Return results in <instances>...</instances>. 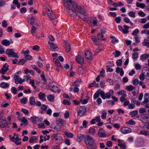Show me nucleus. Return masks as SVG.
I'll use <instances>...</instances> for the list:
<instances>
[{"mask_svg":"<svg viewBox=\"0 0 149 149\" xmlns=\"http://www.w3.org/2000/svg\"><path fill=\"white\" fill-rule=\"evenodd\" d=\"M79 17V18L81 19L82 20L84 21H87L88 20V18L87 17L86 15L85 16H84V17H83L82 16H80L79 15V16H78Z\"/></svg>","mask_w":149,"mask_h":149,"instance_id":"59","label":"nucleus"},{"mask_svg":"<svg viewBox=\"0 0 149 149\" xmlns=\"http://www.w3.org/2000/svg\"><path fill=\"white\" fill-rule=\"evenodd\" d=\"M46 95L45 93H43L42 92H40L38 95V97L40 100H45V97Z\"/></svg>","mask_w":149,"mask_h":149,"instance_id":"23","label":"nucleus"},{"mask_svg":"<svg viewBox=\"0 0 149 149\" xmlns=\"http://www.w3.org/2000/svg\"><path fill=\"white\" fill-rule=\"evenodd\" d=\"M117 94L119 95H127L126 91L124 90H122L120 91H118L117 93Z\"/></svg>","mask_w":149,"mask_h":149,"instance_id":"40","label":"nucleus"},{"mask_svg":"<svg viewBox=\"0 0 149 149\" xmlns=\"http://www.w3.org/2000/svg\"><path fill=\"white\" fill-rule=\"evenodd\" d=\"M87 149H96L97 146L95 144H92L91 146H88Z\"/></svg>","mask_w":149,"mask_h":149,"instance_id":"45","label":"nucleus"},{"mask_svg":"<svg viewBox=\"0 0 149 149\" xmlns=\"http://www.w3.org/2000/svg\"><path fill=\"white\" fill-rule=\"evenodd\" d=\"M19 75H15L14 77V79L15 80V83L16 84H19L18 81L17 80L19 79Z\"/></svg>","mask_w":149,"mask_h":149,"instance_id":"49","label":"nucleus"},{"mask_svg":"<svg viewBox=\"0 0 149 149\" xmlns=\"http://www.w3.org/2000/svg\"><path fill=\"white\" fill-rule=\"evenodd\" d=\"M91 39L93 41L94 44L96 45H97L99 43V40L97 39L95 36H93L91 37Z\"/></svg>","mask_w":149,"mask_h":149,"instance_id":"16","label":"nucleus"},{"mask_svg":"<svg viewBox=\"0 0 149 149\" xmlns=\"http://www.w3.org/2000/svg\"><path fill=\"white\" fill-rule=\"evenodd\" d=\"M64 133L67 137L70 138H72L74 136V134L72 133L68 132L66 131H65Z\"/></svg>","mask_w":149,"mask_h":149,"instance_id":"27","label":"nucleus"},{"mask_svg":"<svg viewBox=\"0 0 149 149\" xmlns=\"http://www.w3.org/2000/svg\"><path fill=\"white\" fill-rule=\"evenodd\" d=\"M26 61V60L22 59L18 62L17 64L19 65H22L25 63Z\"/></svg>","mask_w":149,"mask_h":149,"instance_id":"37","label":"nucleus"},{"mask_svg":"<svg viewBox=\"0 0 149 149\" xmlns=\"http://www.w3.org/2000/svg\"><path fill=\"white\" fill-rule=\"evenodd\" d=\"M48 43L50 46V49L51 51H54L55 49L56 48H58V47L54 43H53L50 41H49Z\"/></svg>","mask_w":149,"mask_h":149,"instance_id":"12","label":"nucleus"},{"mask_svg":"<svg viewBox=\"0 0 149 149\" xmlns=\"http://www.w3.org/2000/svg\"><path fill=\"white\" fill-rule=\"evenodd\" d=\"M86 111L85 108L83 106H81L79 107V111H77L78 116L81 117L83 116Z\"/></svg>","mask_w":149,"mask_h":149,"instance_id":"8","label":"nucleus"},{"mask_svg":"<svg viewBox=\"0 0 149 149\" xmlns=\"http://www.w3.org/2000/svg\"><path fill=\"white\" fill-rule=\"evenodd\" d=\"M84 142L88 146H91L93 144L94 140L93 138L90 135H87L84 138Z\"/></svg>","mask_w":149,"mask_h":149,"instance_id":"4","label":"nucleus"},{"mask_svg":"<svg viewBox=\"0 0 149 149\" xmlns=\"http://www.w3.org/2000/svg\"><path fill=\"white\" fill-rule=\"evenodd\" d=\"M8 125V123H7L6 121L4 122L0 121V127H1L4 128Z\"/></svg>","mask_w":149,"mask_h":149,"instance_id":"25","label":"nucleus"},{"mask_svg":"<svg viewBox=\"0 0 149 149\" xmlns=\"http://www.w3.org/2000/svg\"><path fill=\"white\" fill-rule=\"evenodd\" d=\"M26 11V8L25 7H24L20 9V13L22 14L25 13Z\"/></svg>","mask_w":149,"mask_h":149,"instance_id":"64","label":"nucleus"},{"mask_svg":"<svg viewBox=\"0 0 149 149\" xmlns=\"http://www.w3.org/2000/svg\"><path fill=\"white\" fill-rule=\"evenodd\" d=\"M136 5L137 7L141 8H143L145 7V4L143 3H139V2H137L136 3Z\"/></svg>","mask_w":149,"mask_h":149,"instance_id":"29","label":"nucleus"},{"mask_svg":"<svg viewBox=\"0 0 149 149\" xmlns=\"http://www.w3.org/2000/svg\"><path fill=\"white\" fill-rule=\"evenodd\" d=\"M9 137L11 141L14 142L16 145H18L21 144V142H19V141H21V139L19 138V136H17L16 137L15 136L12 137V136L10 135Z\"/></svg>","mask_w":149,"mask_h":149,"instance_id":"7","label":"nucleus"},{"mask_svg":"<svg viewBox=\"0 0 149 149\" xmlns=\"http://www.w3.org/2000/svg\"><path fill=\"white\" fill-rule=\"evenodd\" d=\"M115 21L116 22L117 24L119 23L121 21V18L120 17L118 16L116 17L115 19Z\"/></svg>","mask_w":149,"mask_h":149,"instance_id":"57","label":"nucleus"},{"mask_svg":"<svg viewBox=\"0 0 149 149\" xmlns=\"http://www.w3.org/2000/svg\"><path fill=\"white\" fill-rule=\"evenodd\" d=\"M113 54L114 55L115 57H117L119 56L120 55L121 53L120 51L116 50L115 52L113 53Z\"/></svg>","mask_w":149,"mask_h":149,"instance_id":"31","label":"nucleus"},{"mask_svg":"<svg viewBox=\"0 0 149 149\" xmlns=\"http://www.w3.org/2000/svg\"><path fill=\"white\" fill-rule=\"evenodd\" d=\"M27 99L26 97H24L20 100V102L23 104H25L27 102Z\"/></svg>","mask_w":149,"mask_h":149,"instance_id":"55","label":"nucleus"},{"mask_svg":"<svg viewBox=\"0 0 149 149\" xmlns=\"http://www.w3.org/2000/svg\"><path fill=\"white\" fill-rule=\"evenodd\" d=\"M120 131L122 134H125L131 132L132 131L131 129L129 128L123 127L121 128Z\"/></svg>","mask_w":149,"mask_h":149,"instance_id":"9","label":"nucleus"},{"mask_svg":"<svg viewBox=\"0 0 149 149\" xmlns=\"http://www.w3.org/2000/svg\"><path fill=\"white\" fill-rule=\"evenodd\" d=\"M149 56V55L147 54H146L142 55L141 57L142 59H146L148 58Z\"/></svg>","mask_w":149,"mask_h":149,"instance_id":"47","label":"nucleus"},{"mask_svg":"<svg viewBox=\"0 0 149 149\" xmlns=\"http://www.w3.org/2000/svg\"><path fill=\"white\" fill-rule=\"evenodd\" d=\"M8 70L9 68H7L6 69H5L4 68H1V69L0 70V73L1 74H4Z\"/></svg>","mask_w":149,"mask_h":149,"instance_id":"43","label":"nucleus"},{"mask_svg":"<svg viewBox=\"0 0 149 149\" xmlns=\"http://www.w3.org/2000/svg\"><path fill=\"white\" fill-rule=\"evenodd\" d=\"M66 52H69L71 49L69 43L66 42L65 43V47Z\"/></svg>","mask_w":149,"mask_h":149,"instance_id":"30","label":"nucleus"},{"mask_svg":"<svg viewBox=\"0 0 149 149\" xmlns=\"http://www.w3.org/2000/svg\"><path fill=\"white\" fill-rule=\"evenodd\" d=\"M0 85L1 87L5 88H7L9 86V85L7 83L3 82L0 84Z\"/></svg>","mask_w":149,"mask_h":149,"instance_id":"33","label":"nucleus"},{"mask_svg":"<svg viewBox=\"0 0 149 149\" xmlns=\"http://www.w3.org/2000/svg\"><path fill=\"white\" fill-rule=\"evenodd\" d=\"M30 19H29L28 22L31 25H33L34 24L35 20V17L31 16L29 17Z\"/></svg>","mask_w":149,"mask_h":149,"instance_id":"22","label":"nucleus"},{"mask_svg":"<svg viewBox=\"0 0 149 149\" xmlns=\"http://www.w3.org/2000/svg\"><path fill=\"white\" fill-rule=\"evenodd\" d=\"M97 92H99V95H100V96L102 99L104 100L105 99V94L104 91H101L100 89H99L97 91Z\"/></svg>","mask_w":149,"mask_h":149,"instance_id":"18","label":"nucleus"},{"mask_svg":"<svg viewBox=\"0 0 149 149\" xmlns=\"http://www.w3.org/2000/svg\"><path fill=\"white\" fill-rule=\"evenodd\" d=\"M117 145L118 146L120 147L121 148H123V149H126L127 148V146L124 143H118Z\"/></svg>","mask_w":149,"mask_h":149,"instance_id":"41","label":"nucleus"},{"mask_svg":"<svg viewBox=\"0 0 149 149\" xmlns=\"http://www.w3.org/2000/svg\"><path fill=\"white\" fill-rule=\"evenodd\" d=\"M70 3L68 4H65V6L69 14L71 17H74L75 16L74 13H75L74 10H73L71 7Z\"/></svg>","mask_w":149,"mask_h":149,"instance_id":"6","label":"nucleus"},{"mask_svg":"<svg viewBox=\"0 0 149 149\" xmlns=\"http://www.w3.org/2000/svg\"><path fill=\"white\" fill-rule=\"evenodd\" d=\"M71 4L75 11V14L77 16H79V13L84 16H86V12L81 6H78L77 3L74 1H73Z\"/></svg>","mask_w":149,"mask_h":149,"instance_id":"1","label":"nucleus"},{"mask_svg":"<svg viewBox=\"0 0 149 149\" xmlns=\"http://www.w3.org/2000/svg\"><path fill=\"white\" fill-rule=\"evenodd\" d=\"M76 60L77 62L78 63L80 64L81 65L83 64L84 63V59L83 57L80 55L78 56L76 58Z\"/></svg>","mask_w":149,"mask_h":149,"instance_id":"11","label":"nucleus"},{"mask_svg":"<svg viewBox=\"0 0 149 149\" xmlns=\"http://www.w3.org/2000/svg\"><path fill=\"white\" fill-rule=\"evenodd\" d=\"M98 134L100 137H104L106 135V133L104 130L101 129L98 131Z\"/></svg>","mask_w":149,"mask_h":149,"instance_id":"15","label":"nucleus"},{"mask_svg":"<svg viewBox=\"0 0 149 149\" xmlns=\"http://www.w3.org/2000/svg\"><path fill=\"white\" fill-rule=\"evenodd\" d=\"M110 38L112 39L111 41L112 43H114L115 42H118V40L116 39L114 36H111L110 37Z\"/></svg>","mask_w":149,"mask_h":149,"instance_id":"36","label":"nucleus"},{"mask_svg":"<svg viewBox=\"0 0 149 149\" xmlns=\"http://www.w3.org/2000/svg\"><path fill=\"white\" fill-rule=\"evenodd\" d=\"M48 87L49 89L54 93H59L61 90L58 88V87L53 82H50L49 84Z\"/></svg>","mask_w":149,"mask_h":149,"instance_id":"3","label":"nucleus"},{"mask_svg":"<svg viewBox=\"0 0 149 149\" xmlns=\"http://www.w3.org/2000/svg\"><path fill=\"white\" fill-rule=\"evenodd\" d=\"M36 140V138L35 136H33L30 138L29 139V142L30 143H33Z\"/></svg>","mask_w":149,"mask_h":149,"instance_id":"44","label":"nucleus"},{"mask_svg":"<svg viewBox=\"0 0 149 149\" xmlns=\"http://www.w3.org/2000/svg\"><path fill=\"white\" fill-rule=\"evenodd\" d=\"M139 80L137 79H134L132 83L135 86H136L139 83Z\"/></svg>","mask_w":149,"mask_h":149,"instance_id":"61","label":"nucleus"},{"mask_svg":"<svg viewBox=\"0 0 149 149\" xmlns=\"http://www.w3.org/2000/svg\"><path fill=\"white\" fill-rule=\"evenodd\" d=\"M127 95L121 96L120 99V100L121 102H123L126 100L125 97Z\"/></svg>","mask_w":149,"mask_h":149,"instance_id":"46","label":"nucleus"},{"mask_svg":"<svg viewBox=\"0 0 149 149\" xmlns=\"http://www.w3.org/2000/svg\"><path fill=\"white\" fill-rule=\"evenodd\" d=\"M83 138L84 139V135L81 134H78L77 135L76 140L78 142H81Z\"/></svg>","mask_w":149,"mask_h":149,"instance_id":"17","label":"nucleus"},{"mask_svg":"<svg viewBox=\"0 0 149 149\" xmlns=\"http://www.w3.org/2000/svg\"><path fill=\"white\" fill-rule=\"evenodd\" d=\"M63 103L65 105H69L71 104V103L70 101L66 100H63Z\"/></svg>","mask_w":149,"mask_h":149,"instance_id":"52","label":"nucleus"},{"mask_svg":"<svg viewBox=\"0 0 149 149\" xmlns=\"http://www.w3.org/2000/svg\"><path fill=\"white\" fill-rule=\"evenodd\" d=\"M116 64L118 66H120L122 64V61L121 59L117 60L116 62Z\"/></svg>","mask_w":149,"mask_h":149,"instance_id":"42","label":"nucleus"},{"mask_svg":"<svg viewBox=\"0 0 149 149\" xmlns=\"http://www.w3.org/2000/svg\"><path fill=\"white\" fill-rule=\"evenodd\" d=\"M13 3L16 5L18 8H19L20 6V3H19L18 0H13Z\"/></svg>","mask_w":149,"mask_h":149,"instance_id":"34","label":"nucleus"},{"mask_svg":"<svg viewBox=\"0 0 149 149\" xmlns=\"http://www.w3.org/2000/svg\"><path fill=\"white\" fill-rule=\"evenodd\" d=\"M17 89L15 87H13L11 88V92L14 94H15L17 93Z\"/></svg>","mask_w":149,"mask_h":149,"instance_id":"53","label":"nucleus"},{"mask_svg":"<svg viewBox=\"0 0 149 149\" xmlns=\"http://www.w3.org/2000/svg\"><path fill=\"white\" fill-rule=\"evenodd\" d=\"M85 56L87 59L92 60V56L91 52L89 51H87L85 52Z\"/></svg>","mask_w":149,"mask_h":149,"instance_id":"13","label":"nucleus"},{"mask_svg":"<svg viewBox=\"0 0 149 149\" xmlns=\"http://www.w3.org/2000/svg\"><path fill=\"white\" fill-rule=\"evenodd\" d=\"M135 123L136 122L133 119H131L128 121L126 122V124L127 125H134Z\"/></svg>","mask_w":149,"mask_h":149,"instance_id":"32","label":"nucleus"},{"mask_svg":"<svg viewBox=\"0 0 149 149\" xmlns=\"http://www.w3.org/2000/svg\"><path fill=\"white\" fill-rule=\"evenodd\" d=\"M107 112L106 111H102V113L101 116V117L102 119H104L106 118L107 116Z\"/></svg>","mask_w":149,"mask_h":149,"instance_id":"51","label":"nucleus"},{"mask_svg":"<svg viewBox=\"0 0 149 149\" xmlns=\"http://www.w3.org/2000/svg\"><path fill=\"white\" fill-rule=\"evenodd\" d=\"M1 43L2 45L6 46H9L10 44V41L6 39L3 40L1 42Z\"/></svg>","mask_w":149,"mask_h":149,"instance_id":"20","label":"nucleus"},{"mask_svg":"<svg viewBox=\"0 0 149 149\" xmlns=\"http://www.w3.org/2000/svg\"><path fill=\"white\" fill-rule=\"evenodd\" d=\"M6 54L8 55V57L11 56L13 58H18L19 56L16 53L14 52L12 49H8L6 51Z\"/></svg>","mask_w":149,"mask_h":149,"instance_id":"5","label":"nucleus"},{"mask_svg":"<svg viewBox=\"0 0 149 149\" xmlns=\"http://www.w3.org/2000/svg\"><path fill=\"white\" fill-rule=\"evenodd\" d=\"M138 53L137 52H135L132 54V58L133 59L136 60L138 57Z\"/></svg>","mask_w":149,"mask_h":149,"instance_id":"38","label":"nucleus"},{"mask_svg":"<svg viewBox=\"0 0 149 149\" xmlns=\"http://www.w3.org/2000/svg\"><path fill=\"white\" fill-rule=\"evenodd\" d=\"M54 96L52 95H50L47 97V100L51 102H53L54 100Z\"/></svg>","mask_w":149,"mask_h":149,"instance_id":"28","label":"nucleus"},{"mask_svg":"<svg viewBox=\"0 0 149 149\" xmlns=\"http://www.w3.org/2000/svg\"><path fill=\"white\" fill-rule=\"evenodd\" d=\"M29 103L30 105H33L35 104V100L33 97H31L29 98Z\"/></svg>","mask_w":149,"mask_h":149,"instance_id":"24","label":"nucleus"},{"mask_svg":"<svg viewBox=\"0 0 149 149\" xmlns=\"http://www.w3.org/2000/svg\"><path fill=\"white\" fill-rule=\"evenodd\" d=\"M21 111L23 113L26 115H28L29 114V111L25 109L22 108L21 109Z\"/></svg>","mask_w":149,"mask_h":149,"instance_id":"63","label":"nucleus"},{"mask_svg":"<svg viewBox=\"0 0 149 149\" xmlns=\"http://www.w3.org/2000/svg\"><path fill=\"white\" fill-rule=\"evenodd\" d=\"M138 111L137 110H134L132 112H130L129 114L132 117H134L138 113Z\"/></svg>","mask_w":149,"mask_h":149,"instance_id":"35","label":"nucleus"},{"mask_svg":"<svg viewBox=\"0 0 149 149\" xmlns=\"http://www.w3.org/2000/svg\"><path fill=\"white\" fill-rule=\"evenodd\" d=\"M22 122L23 123L25 124L26 126L28 125V123H27L28 120L26 119V118L25 117H23L22 118Z\"/></svg>","mask_w":149,"mask_h":149,"instance_id":"50","label":"nucleus"},{"mask_svg":"<svg viewBox=\"0 0 149 149\" xmlns=\"http://www.w3.org/2000/svg\"><path fill=\"white\" fill-rule=\"evenodd\" d=\"M24 57L25 58V60L28 59L29 60H31L32 59V56L30 55H25Z\"/></svg>","mask_w":149,"mask_h":149,"instance_id":"60","label":"nucleus"},{"mask_svg":"<svg viewBox=\"0 0 149 149\" xmlns=\"http://www.w3.org/2000/svg\"><path fill=\"white\" fill-rule=\"evenodd\" d=\"M63 3L65 6V4L67 3L68 4L70 3L71 4L73 1L72 0H63Z\"/></svg>","mask_w":149,"mask_h":149,"instance_id":"54","label":"nucleus"},{"mask_svg":"<svg viewBox=\"0 0 149 149\" xmlns=\"http://www.w3.org/2000/svg\"><path fill=\"white\" fill-rule=\"evenodd\" d=\"M37 118V117L36 116L34 117H31L30 118V119L31 122L35 124L36 123V119Z\"/></svg>","mask_w":149,"mask_h":149,"instance_id":"39","label":"nucleus"},{"mask_svg":"<svg viewBox=\"0 0 149 149\" xmlns=\"http://www.w3.org/2000/svg\"><path fill=\"white\" fill-rule=\"evenodd\" d=\"M71 4L75 11V14L77 16H79V13L84 16H86V12L81 6H78L77 3L74 1H73Z\"/></svg>","mask_w":149,"mask_h":149,"instance_id":"2","label":"nucleus"},{"mask_svg":"<svg viewBox=\"0 0 149 149\" xmlns=\"http://www.w3.org/2000/svg\"><path fill=\"white\" fill-rule=\"evenodd\" d=\"M140 134H141L146 136L149 135V132L147 131H146L145 130H143L140 131Z\"/></svg>","mask_w":149,"mask_h":149,"instance_id":"48","label":"nucleus"},{"mask_svg":"<svg viewBox=\"0 0 149 149\" xmlns=\"http://www.w3.org/2000/svg\"><path fill=\"white\" fill-rule=\"evenodd\" d=\"M97 36L99 40H104L105 39V38H103V34L102 33H100V32L98 33Z\"/></svg>","mask_w":149,"mask_h":149,"instance_id":"26","label":"nucleus"},{"mask_svg":"<svg viewBox=\"0 0 149 149\" xmlns=\"http://www.w3.org/2000/svg\"><path fill=\"white\" fill-rule=\"evenodd\" d=\"M114 94V92L112 90H110L109 92L106 93L105 95V99H109L111 97V95H112Z\"/></svg>","mask_w":149,"mask_h":149,"instance_id":"14","label":"nucleus"},{"mask_svg":"<svg viewBox=\"0 0 149 149\" xmlns=\"http://www.w3.org/2000/svg\"><path fill=\"white\" fill-rule=\"evenodd\" d=\"M142 45L143 46H146L148 48L149 47V40L145 39L142 42Z\"/></svg>","mask_w":149,"mask_h":149,"instance_id":"21","label":"nucleus"},{"mask_svg":"<svg viewBox=\"0 0 149 149\" xmlns=\"http://www.w3.org/2000/svg\"><path fill=\"white\" fill-rule=\"evenodd\" d=\"M54 62V63L56 66L60 67L61 68H63V67L61 66L60 62L56 58H54L53 60Z\"/></svg>","mask_w":149,"mask_h":149,"instance_id":"19","label":"nucleus"},{"mask_svg":"<svg viewBox=\"0 0 149 149\" xmlns=\"http://www.w3.org/2000/svg\"><path fill=\"white\" fill-rule=\"evenodd\" d=\"M135 13L132 11H130L128 13L129 15L132 17L134 18L135 17Z\"/></svg>","mask_w":149,"mask_h":149,"instance_id":"58","label":"nucleus"},{"mask_svg":"<svg viewBox=\"0 0 149 149\" xmlns=\"http://www.w3.org/2000/svg\"><path fill=\"white\" fill-rule=\"evenodd\" d=\"M32 68L36 70L38 73H40L41 72L40 70L38 68L36 65H33L32 66Z\"/></svg>","mask_w":149,"mask_h":149,"instance_id":"56","label":"nucleus"},{"mask_svg":"<svg viewBox=\"0 0 149 149\" xmlns=\"http://www.w3.org/2000/svg\"><path fill=\"white\" fill-rule=\"evenodd\" d=\"M51 127L52 128L51 131L53 132H57L60 131L61 129V127L58 125H56L54 124H52Z\"/></svg>","mask_w":149,"mask_h":149,"instance_id":"10","label":"nucleus"},{"mask_svg":"<svg viewBox=\"0 0 149 149\" xmlns=\"http://www.w3.org/2000/svg\"><path fill=\"white\" fill-rule=\"evenodd\" d=\"M92 23L94 25L97 24V20L96 18L93 17L92 19Z\"/></svg>","mask_w":149,"mask_h":149,"instance_id":"62","label":"nucleus"}]
</instances>
